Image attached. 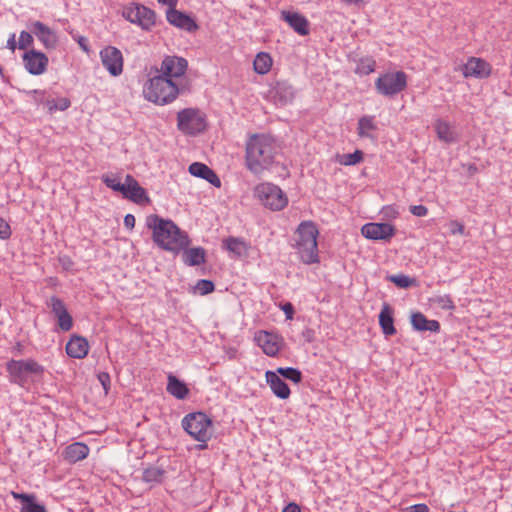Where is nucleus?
Here are the masks:
<instances>
[{
	"label": "nucleus",
	"mask_w": 512,
	"mask_h": 512,
	"mask_svg": "<svg viewBox=\"0 0 512 512\" xmlns=\"http://www.w3.org/2000/svg\"><path fill=\"white\" fill-rule=\"evenodd\" d=\"M188 68V61L180 56L167 55L164 57L158 69L159 75L172 81L182 77Z\"/></svg>",
	"instance_id": "1a4fd4ad"
},
{
	"label": "nucleus",
	"mask_w": 512,
	"mask_h": 512,
	"mask_svg": "<svg viewBox=\"0 0 512 512\" xmlns=\"http://www.w3.org/2000/svg\"><path fill=\"white\" fill-rule=\"evenodd\" d=\"M407 79L404 71L386 72L375 80V89L380 95L392 98L406 89Z\"/></svg>",
	"instance_id": "423d86ee"
},
{
	"label": "nucleus",
	"mask_w": 512,
	"mask_h": 512,
	"mask_svg": "<svg viewBox=\"0 0 512 512\" xmlns=\"http://www.w3.org/2000/svg\"><path fill=\"white\" fill-rule=\"evenodd\" d=\"M7 47L14 51L16 49V47H18V43H16V40H15V34H12L8 41H7Z\"/></svg>",
	"instance_id": "69168bd1"
},
{
	"label": "nucleus",
	"mask_w": 512,
	"mask_h": 512,
	"mask_svg": "<svg viewBox=\"0 0 512 512\" xmlns=\"http://www.w3.org/2000/svg\"><path fill=\"white\" fill-rule=\"evenodd\" d=\"M363 159V152L361 150H355L353 153L343 154L339 157V162L345 166L355 165L361 162Z\"/></svg>",
	"instance_id": "ea45409f"
},
{
	"label": "nucleus",
	"mask_w": 512,
	"mask_h": 512,
	"mask_svg": "<svg viewBox=\"0 0 512 512\" xmlns=\"http://www.w3.org/2000/svg\"><path fill=\"white\" fill-rule=\"evenodd\" d=\"M157 1L163 5H167L168 9L175 8L178 4V0H157Z\"/></svg>",
	"instance_id": "338daca9"
},
{
	"label": "nucleus",
	"mask_w": 512,
	"mask_h": 512,
	"mask_svg": "<svg viewBox=\"0 0 512 512\" xmlns=\"http://www.w3.org/2000/svg\"><path fill=\"white\" fill-rule=\"evenodd\" d=\"M30 93L33 95V98L37 104H40L42 102L45 103V101H44L45 91L44 90L35 89V90H32Z\"/></svg>",
	"instance_id": "052dcab7"
},
{
	"label": "nucleus",
	"mask_w": 512,
	"mask_h": 512,
	"mask_svg": "<svg viewBox=\"0 0 512 512\" xmlns=\"http://www.w3.org/2000/svg\"><path fill=\"white\" fill-rule=\"evenodd\" d=\"M266 382L274 395L280 399H288L291 391L287 383L277 375L274 371H267L265 373Z\"/></svg>",
	"instance_id": "412c9836"
},
{
	"label": "nucleus",
	"mask_w": 512,
	"mask_h": 512,
	"mask_svg": "<svg viewBox=\"0 0 512 512\" xmlns=\"http://www.w3.org/2000/svg\"><path fill=\"white\" fill-rule=\"evenodd\" d=\"M376 68V61L372 57H363L357 61L355 73L358 75H369L374 72Z\"/></svg>",
	"instance_id": "e433bc0d"
},
{
	"label": "nucleus",
	"mask_w": 512,
	"mask_h": 512,
	"mask_svg": "<svg viewBox=\"0 0 512 512\" xmlns=\"http://www.w3.org/2000/svg\"><path fill=\"white\" fill-rule=\"evenodd\" d=\"M273 64L272 57L269 53L259 52L253 62L254 71L259 75L267 74Z\"/></svg>",
	"instance_id": "c9c22d12"
},
{
	"label": "nucleus",
	"mask_w": 512,
	"mask_h": 512,
	"mask_svg": "<svg viewBox=\"0 0 512 512\" xmlns=\"http://www.w3.org/2000/svg\"><path fill=\"white\" fill-rule=\"evenodd\" d=\"M33 44V36L31 31H21L18 40V48L26 49Z\"/></svg>",
	"instance_id": "49530a36"
},
{
	"label": "nucleus",
	"mask_w": 512,
	"mask_h": 512,
	"mask_svg": "<svg viewBox=\"0 0 512 512\" xmlns=\"http://www.w3.org/2000/svg\"><path fill=\"white\" fill-rule=\"evenodd\" d=\"M255 192H283L278 186L270 183H263L256 187Z\"/></svg>",
	"instance_id": "864d4df0"
},
{
	"label": "nucleus",
	"mask_w": 512,
	"mask_h": 512,
	"mask_svg": "<svg viewBox=\"0 0 512 512\" xmlns=\"http://www.w3.org/2000/svg\"><path fill=\"white\" fill-rule=\"evenodd\" d=\"M296 249L303 263L308 265L319 263L317 240H313V242H296Z\"/></svg>",
	"instance_id": "aec40b11"
},
{
	"label": "nucleus",
	"mask_w": 512,
	"mask_h": 512,
	"mask_svg": "<svg viewBox=\"0 0 512 512\" xmlns=\"http://www.w3.org/2000/svg\"><path fill=\"white\" fill-rule=\"evenodd\" d=\"M49 59L43 52L37 50H29L23 55V64L25 69L31 75L43 74L48 66Z\"/></svg>",
	"instance_id": "ddd939ff"
},
{
	"label": "nucleus",
	"mask_w": 512,
	"mask_h": 512,
	"mask_svg": "<svg viewBox=\"0 0 512 512\" xmlns=\"http://www.w3.org/2000/svg\"><path fill=\"white\" fill-rule=\"evenodd\" d=\"M166 390L167 392L179 400L187 398L189 395V388L187 385L180 381L176 376L169 374Z\"/></svg>",
	"instance_id": "473e14b6"
},
{
	"label": "nucleus",
	"mask_w": 512,
	"mask_h": 512,
	"mask_svg": "<svg viewBox=\"0 0 512 512\" xmlns=\"http://www.w3.org/2000/svg\"><path fill=\"white\" fill-rule=\"evenodd\" d=\"M30 31L46 49H55L58 36L54 30L41 21H34L29 26Z\"/></svg>",
	"instance_id": "dca6fc26"
},
{
	"label": "nucleus",
	"mask_w": 512,
	"mask_h": 512,
	"mask_svg": "<svg viewBox=\"0 0 512 512\" xmlns=\"http://www.w3.org/2000/svg\"><path fill=\"white\" fill-rule=\"evenodd\" d=\"M463 74L465 77L487 78L491 74V65L476 57H471L464 65Z\"/></svg>",
	"instance_id": "f3484780"
},
{
	"label": "nucleus",
	"mask_w": 512,
	"mask_h": 512,
	"mask_svg": "<svg viewBox=\"0 0 512 512\" xmlns=\"http://www.w3.org/2000/svg\"><path fill=\"white\" fill-rule=\"evenodd\" d=\"M462 169L469 176H473L478 172V167L474 163L462 164Z\"/></svg>",
	"instance_id": "bf43d9fd"
},
{
	"label": "nucleus",
	"mask_w": 512,
	"mask_h": 512,
	"mask_svg": "<svg viewBox=\"0 0 512 512\" xmlns=\"http://www.w3.org/2000/svg\"><path fill=\"white\" fill-rule=\"evenodd\" d=\"M214 289V283L208 279H200L194 286V292L200 295H207L209 293H212Z\"/></svg>",
	"instance_id": "37998d69"
},
{
	"label": "nucleus",
	"mask_w": 512,
	"mask_h": 512,
	"mask_svg": "<svg viewBox=\"0 0 512 512\" xmlns=\"http://www.w3.org/2000/svg\"><path fill=\"white\" fill-rule=\"evenodd\" d=\"M408 512H429V508L426 504H416Z\"/></svg>",
	"instance_id": "0e129e2a"
},
{
	"label": "nucleus",
	"mask_w": 512,
	"mask_h": 512,
	"mask_svg": "<svg viewBox=\"0 0 512 512\" xmlns=\"http://www.w3.org/2000/svg\"><path fill=\"white\" fill-rule=\"evenodd\" d=\"M269 93L275 105L282 107L292 103L296 90L288 81L278 80L271 86Z\"/></svg>",
	"instance_id": "9b49d317"
},
{
	"label": "nucleus",
	"mask_w": 512,
	"mask_h": 512,
	"mask_svg": "<svg viewBox=\"0 0 512 512\" xmlns=\"http://www.w3.org/2000/svg\"><path fill=\"white\" fill-rule=\"evenodd\" d=\"M166 471L160 466H149L143 470L142 480L145 483L150 484V486H154L156 484H160L163 482L165 478Z\"/></svg>",
	"instance_id": "f704fd0d"
},
{
	"label": "nucleus",
	"mask_w": 512,
	"mask_h": 512,
	"mask_svg": "<svg viewBox=\"0 0 512 512\" xmlns=\"http://www.w3.org/2000/svg\"><path fill=\"white\" fill-rule=\"evenodd\" d=\"M97 377L104 389L105 394H108L111 384L110 375L107 372H100Z\"/></svg>",
	"instance_id": "09e8293b"
},
{
	"label": "nucleus",
	"mask_w": 512,
	"mask_h": 512,
	"mask_svg": "<svg viewBox=\"0 0 512 512\" xmlns=\"http://www.w3.org/2000/svg\"><path fill=\"white\" fill-rule=\"evenodd\" d=\"M281 310L284 312L287 320H292L294 317V306L290 302H286L280 305Z\"/></svg>",
	"instance_id": "6e6d98bb"
},
{
	"label": "nucleus",
	"mask_w": 512,
	"mask_h": 512,
	"mask_svg": "<svg viewBox=\"0 0 512 512\" xmlns=\"http://www.w3.org/2000/svg\"><path fill=\"white\" fill-rule=\"evenodd\" d=\"M275 372L278 376H282L283 378L290 380L295 384H298L302 381V373L297 368L278 367Z\"/></svg>",
	"instance_id": "4c0bfd02"
},
{
	"label": "nucleus",
	"mask_w": 512,
	"mask_h": 512,
	"mask_svg": "<svg viewBox=\"0 0 512 512\" xmlns=\"http://www.w3.org/2000/svg\"><path fill=\"white\" fill-rule=\"evenodd\" d=\"M378 130L375 122V116L364 115L358 119L357 134L360 138H367L370 140H377L376 131Z\"/></svg>",
	"instance_id": "b1692460"
},
{
	"label": "nucleus",
	"mask_w": 512,
	"mask_h": 512,
	"mask_svg": "<svg viewBox=\"0 0 512 512\" xmlns=\"http://www.w3.org/2000/svg\"><path fill=\"white\" fill-rule=\"evenodd\" d=\"M45 105L48 108L49 112L52 113L54 111H65L71 105V101L67 97H61L57 100H45Z\"/></svg>",
	"instance_id": "58836bf2"
},
{
	"label": "nucleus",
	"mask_w": 512,
	"mask_h": 512,
	"mask_svg": "<svg viewBox=\"0 0 512 512\" xmlns=\"http://www.w3.org/2000/svg\"><path fill=\"white\" fill-rule=\"evenodd\" d=\"M256 341L268 356H276L280 350L277 336L267 331H260L256 336Z\"/></svg>",
	"instance_id": "393cba45"
},
{
	"label": "nucleus",
	"mask_w": 512,
	"mask_h": 512,
	"mask_svg": "<svg viewBox=\"0 0 512 512\" xmlns=\"http://www.w3.org/2000/svg\"><path fill=\"white\" fill-rule=\"evenodd\" d=\"M211 419L203 412L187 414L182 420L183 429L196 441L206 443L211 438Z\"/></svg>",
	"instance_id": "39448f33"
},
{
	"label": "nucleus",
	"mask_w": 512,
	"mask_h": 512,
	"mask_svg": "<svg viewBox=\"0 0 512 512\" xmlns=\"http://www.w3.org/2000/svg\"><path fill=\"white\" fill-rule=\"evenodd\" d=\"M280 145L268 134H253L245 143V164L255 175L262 174L277 164L280 155Z\"/></svg>",
	"instance_id": "f257e3e1"
},
{
	"label": "nucleus",
	"mask_w": 512,
	"mask_h": 512,
	"mask_svg": "<svg viewBox=\"0 0 512 512\" xmlns=\"http://www.w3.org/2000/svg\"><path fill=\"white\" fill-rule=\"evenodd\" d=\"M387 279L390 282L394 283L399 288H408L414 282L413 279H411L409 276H406L404 274L390 275L387 277Z\"/></svg>",
	"instance_id": "c03bdc74"
},
{
	"label": "nucleus",
	"mask_w": 512,
	"mask_h": 512,
	"mask_svg": "<svg viewBox=\"0 0 512 512\" xmlns=\"http://www.w3.org/2000/svg\"><path fill=\"white\" fill-rule=\"evenodd\" d=\"M189 172L192 176L202 178L215 186L220 188L221 181L216 173L208 167L206 164L201 162H194L189 166Z\"/></svg>",
	"instance_id": "4be33fe9"
},
{
	"label": "nucleus",
	"mask_w": 512,
	"mask_h": 512,
	"mask_svg": "<svg viewBox=\"0 0 512 512\" xmlns=\"http://www.w3.org/2000/svg\"><path fill=\"white\" fill-rule=\"evenodd\" d=\"M14 499L21 501L22 506L20 512H48L46 507L36 502L34 494L11 492Z\"/></svg>",
	"instance_id": "c85d7f7f"
},
{
	"label": "nucleus",
	"mask_w": 512,
	"mask_h": 512,
	"mask_svg": "<svg viewBox=\"0 0 512 512\" xmlns=\"http://www.w3.org/2000/svg\"><path fill=\"white\" fill-rule=\"evenodd\" d=\"M282 512H301V508L297 503L290 502L283 508Z\"/></svg>",
	"instance_id": "e2e57ef3"
},
{
	"label": "nucleus",
	"mask_w": 512,
	"mask_h": 512,
	"mask_svg": "<svg viewBox=\"0 0 512 512\" xmlns=\"http://www.w3.org/2000/svg\"><path fill=\"white\" fill-rule=\"evenodd\" d=\"M59 264L66 271H71L74 268L73 260L67 255H61L58 257Z\"/></svg>",
	"instance_id": "603ef678"
},
{
	"label": "nucleus",
	"mask_w": 512,
	"mask_h": 512,
	"mask_svg": "<svg viewBox=\"0 0 512 512\" xmlns=\"http://www.w3.org/2000/svg\"><path fill=\"white\" fill-rule=\"evenodd\" d=\"M47 306L51 309V312L57 319L59 329L64 332L71 330L73 326V319L64 302L57 296H52L47 301Z\"/></svg>",
	"instance_id": "f8f14e48"
},
{
	"label": "nucleus",
	"mask_w": 512,
	"mask_h": 512,
	"mask_svg": "<svg viewBox=\"0 0 512 512\" xmlns=\"http://www.w3.org/2000/svg\"><path fill=\"white\" fill-rule=\"evenodd\" d=\"M65 349L68 356L82 359L88 354L89 344L84 337L74 335L67 342Z\"/></svg>",
	"instance_id": "5701e85b"
},
{
	"label": "nucleus",
	"mask_w": 512,
	"mask_h": 512,
	"mask_svg": "<svg viewBox=\"0 0 512 512\" xmlns=\"http://www.w3.org/2000/svg\"><path fill=\"white\" fill-rule=\"evenodd\" d=\"M282 19L299 35L309 34V21L305 16L298 12L282 11Z\"/></svg>",
	"instance_id": "6ab92c4d"
},
{
	"label": "nucleus",
	"mask_w": 512,
	"mask_h": 512,
	"mask_svg": "<svg viewBox=\"0 0 512 512\" xmlns=\"http://www.w3.org/2000/svg\"><path fill=\"white\" fill-rule=\"evenodd\" d=\"M102 65L112 76H119L123 72L122 52L114 47L107 46L100 51Z\"/></svg>",
	"instance_id": "9d476101"
},
{
	"label": "nucleus",
	"mask_w": 512,
	"mask_h": 512,
	"mask_svg": "<svg viewBox=\"0 0 512 512\" xmlns=\"http://www.w3.org/2000/svg\"><path fill=\"white\" fill-rule=\"evenodd\" d=\"M379 325L385 336H392L396 333L394 326L393 309L388 303L382 305L379 314Z\"/></svg>",
	"instance_id": "7c9ffc66"
},
{
	"label": "nucleus",
	"mask_w": 512,
	"mask_h": 512,
	"mask_svg": "<svg viewBox=\"0 0 512 512\" xmlns=\"http://www.w3.org/2000/svg\"><path fill=\"white\" fill-rule=\"evenodd\" d=\"M296 233L298 235L296 242H313V240H317L319 235L317 226L313 221H302L299 224Z\"/></svg>",
	"instance_id": "72a5a7b5"
},
{
	"label": "nucleus",
	"mask_w": 512,
	"mask_h": 512,
	"mask_svg": "<svg viewBox=\"0 0 512 512\" xmlns=\"http://www.w3.org/2000/svg\"><path fill=\"white\" fill-rule=\"evenodd\" d=\"M434 130L437 138L446 144H452L459 140L460 135L454 125L446 120L441 118L436 119L434 122Z\"/></svg>",
	"instance_id": "a211bd4d"
},
{
	"label": "nucleus",
	"mask_w": 512,
	"mask_h": 512,
	"mask_svg": "<svg viewBox=\"0 0 512 512\" xmlns=\"http://www.w3.org/2000/svg\"><path fill=\"white\" fill-rule=\"evenodd\" d=\"M166 19L169 22V24L186 32L192 33L197 31L199 28L196 20L193 17L177 10L176 7L172 9H167Z\"/></svg>",
	"instance_id": "2eb2a0df"
},
{
	"label": "nucleus",
	"mask_w": 512,
	"mask_h": 512,
	"mask_svg": "<svg viewBox=\"0 0 512 512\" xmlns=\"http://www.w3.org/2000/svg\"><path fill=\"white\" fill-rule=\"evenodd\" d=\"M315 330L310 328V327H306L302 333H301V336L302 338L305 340V342L307 343H311L315 340Z\"/></svg>",
	"instance_id": "4d7b16f0"
},
{
	"label": "nucleus",
	"mask_w": 512,
	"mask_h": 512,
	"mask_svg": "<svg viewBox=\"0 0 512 512\" xmlns=\"http://www.w3.org/2000/svg\"><path fill=\"white\" fill-rule=\"evenodd\" d=\"M255 196L271 211H280L288 204L287 194H255Z\"/></svg>",
	"instance_id": "bb28decb"
},
{
	"label": "nucleus",
	"mask_w": 512,
	"mask_h": 512,
	"mask_svg": "<svg viewBox=\"0 0 512 512\" xmlns=\"http://www.w3.org/2000/svg\"><path fill=\"white\" fill-rule=\"evenodd\" d=\"M120 192H146V191L139 185V183L134 179V177L127 174L125 176V181L122 182V188H121Z\"/></svg>",
	"instance_id": "79ce46f5"
},
{
	"label": "nucleus",
	"mask_w": 512,
	"mask_h": 512,
	"mask_svg": "<svg viewBox=\"0 0 512 512\" xmlns=\"http://www.w3.org/2000/svg\"><path fill=\"white\" fill-rule=\"evenodd\" d=\"M411 325L414 330L419 332H434L440 331V323L437 320H429L423 313L415 312L411 314Z\"/></svg>",
	"instance_id": "a878e982"
},
{
	"label": "nucleus",
	"mask_w": 512,
	"mask_h": 512,
	"mask_svg": "<svg viewBox=\"0 0 512 512\" xmlns=\"http://www.w3.org/2000/svg\"><path fill=\"white\" fill-rule=\"evenodd\" d=\"M181 92L183 87L159 74L150 78L143 88L146 100L162 106L174 102Z\"/></svg>",
	"instance_id": "7ed1b4c3"
},
{
	"label": "nucleus",
	"mask_w": 512,
	"mask_h": 512,
	"mask_svg": "<svg viewBox=\"0 0 512 512\" xmlns=\"http://www.w3.org/2000/svg\"><path fill=\"white\" fill-rule=\"evenodd\" d=\"M342 1L347 4H354V5H358L363 2V0H342Z\"/></svg>",
	"instance_id": "774afa93"
},
{
	"label": "nucleus",
	"mask_w": 512,
	"mask_h": 512,
	"mask_svg": "<svg viewBox=\"0 0 512 512\" xmlns=\"http://www.w3.org/2000/svg\"><path fill=\"white\" fill-rule=\"evenodd\" d=\"M73 39L78 43V45L81 47V49L84 52L89 51L88 39L85 36L77 35V36H73Z\"/></svg>",
	"instance_id": "13d9d810"
},
{
	"label": "nucleus",
	"mask_w": 512,
	"mask_h": 512,
	"mask_svg": "<svg viewBox=\"0 0 512 512\" xmlns=\"http://www.w3.org/2000/svg\"><path fill=\"white\" fill-rule=\"evenodd\" d=\"M123 196L138 205H146L150 202L148 194H123Z\"/></svg>",
	"instance_id": "de8ad7c7"
},
{
	"label": "nucleus",
	"mask_w": 512,
	"mask_h": 512,
	"mask_svg": "<svg viewBox=\"0 0 512 512\" xmlns=\"http://www.w3.org/2000/svg\"><path fill=\"white\" fill-rule=\"evenodd\" d=\"M448 225H449L450 233L452 235H456V234L463 235L464 234L465 227L461 222H459L457 220H451Z\"/></svg>",
	"instance_id": "3c124183"
},
{
	"label": "nucleus",
	"mask_w": 512,
	"mask_h": 512,
	"mask_svg": "<svg viewBox=\"0 0 512 512\" xmlns=\"http://www.w3.org/2000/svg\"><path fill=\"white\" fill-rule=\"evenodd\" d=\"M89 447L82 442H74L63 451V458L69 463H76L85 459L89 454Z\"/></svg>",
	"instance_id": "cd10ccee"
},
{
	"label": "nucleus",
	"mask_w": 512,
	"mask_h": 512,
	"mask_svg": "<svg viewBox=\"0 0 512 512\" xmlns=\"http://www.w3.org/2000/svg\"><path fill=\"white\" fill-rule=\"evenodd\" d=\"M176 120L177 129L185 136H198L208 128L206 113L197 107L184 108L178 111Z\"/></svg>",
	"instance_id": "20e7f679"
},
{
	"label": "nucleus",
	"mask_w": 512,
	"mask_h": 512,
	"mask_svg": "<svg viewBox=\"0 0 512 512\" xmlns=\"http://www.w3.org/2000/svg\"><path fill=\"white\" fill-rule=\"evenodd\" d=\"M433 302L444 310H453L454 302L449 295H439L433 298Z\"/></svg>",
	"instance_id": "a18cd8bd"
},
{
	"label": "nucleus",
	"mask_w": 512,
	"mask_h": 512,
	"mask_svg": "<svg viewBox=\"0 0 512 512\" xmlns=\"http://www.w3.org/2000/svg\"><path fill=\"white\" fill-rule=\"evenodd\" d=\"M362 235L371 240H390L395 235V228L390 223H367L361 228Z\"/></svg>",
	"instance_id": "4468645a"
},
{
	"label": "nucleus",
	"mask_w": 512,
	"mask_h": 512,
	"mask_svg": "<svg viewBox=\"0 0 512 512\" xmlns=\"http://www.w3.org/2000/svg\"><path fill=\"white\" fill-rule=\"evenodd\" d=\"M182 261L187 266H199L206 262V250L203 247L184 248Z\"/></svg>",
	"instance_id": "c756f323"
},
{
	"label": "nucleus",
	"mask_w": 512,
	"mask_h": 512,
	"mask_svg": "<svg viewBox=\"0 0 512 512\" xmlns=\"http://www.w3.org/2000/svg\"><path fill=\"white\" fill-rule=\"evenodd\" d=\"M222 246L237 258L245 256L249 248V245L244 239L234 236L225 238L222 242Z\"/></svg>",
	"instance_id": "2f4dec72"
},
{
	"label": "nucleus",
	"mask_w": 512,
	"mask_h": 512,
	"mask_svg": "<svg viewBox=\"0 0 512 512\" xmlns=\"http://www.w3.org/2000/svg\"><path fill=\"white\" fill-rule=\"evenodd\" d=\"M102 180L107 188L112 189L114 192H120L122 188L121 177L117 174H105L102 176Z\"/></svg>",
	"instance_id": "a19ab883"
},
{
	"label": "nucleus",
	"mask_w": 512,
	"mask_h": 512,
	"mask_svg": "<svg viewBox=\"0 0 512 512\" xmlns=\"http://www.w3.org/2000/svg\"><path fill=\"white\" fill-rule=\"evenodd\" d=\"M6 369L13 383L23 385L26 382L28 374L42 375L44 367L33 359L10 360L6 364Z\"/></svg>",
	"instance_id": "0eeeda50"
},
{
	"label": "nucleus",
	"mask_w": 512,
	"mask_h": 512,
	"mask_svg": "<svg viewBox=\"0 0 512 512\" xmlns=\"http://www.w3.org/2000/svg\"><path fill=\"white\" fill-rule=\"evenodd\" d=\"M146 225L152 230L154 243L165 251L179 254L191 242L188 234L172 220L164 219L157 214L147 216Z\"/></svg>",
	"instance_id": "f03ea898"
},
{
	"label": "nucleus",
	"mask_w": 512,
	"mask_h": 512,
	"mask_svg": "<svg viewBox=\"0 0 512 512\" xmlns=\"http://www.w3.org/2000/svg\"><path fill=\"white\" fill-rule=\"evenodd\" d=\"M409 211L417 217H424L428 213V209L424 205H411Z\"/></svg>",
	"instance_id": "5fc2aeb1"
},
{
	"label": "nucleus",
	"mask_w": 512,
	"mask_h": 512,
	"mask_svg": "<svg viewBox=\"0 0 512 512\" xmlns=\"http://www.w3.org/2000/svg\"><path fill=\"white\" fill-rule=\"evenodd\" d=\"M124 226H125L128 230H132V229L135 227V217H134V215H132V214H127V215L124 217Z\"/></svg>",
	"instance_id": "680f3d73"
},
{
	"label": "nucleus",
	"mask_w": 512,
	"mask_h": 512,
	"mask_svg": "<svg viewBox=\"0 0 512 512\" xmlns=\"http://www.w3.org/2000/svg\"><path fill=\"white\" fill-rule=\"evenodd\" d=\"M122 16L146 31H150L156 24V13L140 3H133L125 7Z\"/></svg>",
	"instance_id": "6e6552de"
},
{
	"label": "nucleus",
	"mask_w": 512,
	"mask_h": 512,
	"mask_svg": "<svg viewBox=\"0 0 512 512\" xmlns=\"http://www.w3.org/2000/svg\"><path fill=\"white\" fill-rule=\"evenodd\" d=\"M11 228L10 225L2 218L0 217V239L6 240L9 239L11 236Z\"/></svg>",
	"instance_id": "8fccbe9b"
}]
</instances>
